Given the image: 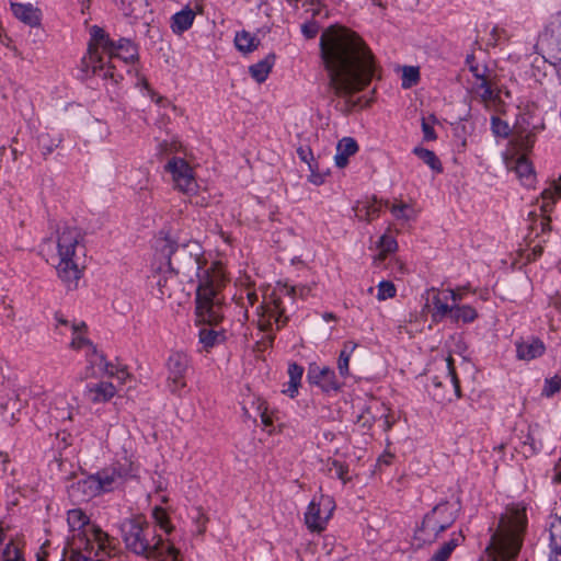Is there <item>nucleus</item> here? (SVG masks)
Segmentation results:
<instances>
[{
    "label": "nucleus",
    "instance_id": "obj_1",
    "mask_svg": "<svg viewBox=\"0 0 561 561\" xmlns=\"http://www.w3.org/2000/svg\"><path fill=\"white\" fill-rule=\"evenodd\" d=\"M320 47L330 85L339 96L363 90L377 72L370 49L348 30L325 31Z\"/></svg>",
    "mask_w": 561,
    "mask_h": 561
},
{
    "label": "nucleus",
    "instance_id": "obj_2",
    "mask_svg": "<svg viewBox=\"0 0 561 561\" xmlns=\"http://www.w3.org/2000/svg\"><path fill=\"white\" fill-rule=\"evenodd\" d=\"M88 53L81 59V70L85 77L99 76L117 84L123 76L115 72L114 59L133 64L138 59L137 46L127 38L113 41L103 28L93 25Z\"/></svg>",
    "mask_w": 561,
    "mask_h": 561
},
{
    "label": "nucleus",
    "instance_id": "obj_3",
    "mask_svg": "<svg viewBox=\"0 0 561 561\" xmlns=\"http://www.w3.org/2000/svg\"><path fill=\"white\" fill-rule=\"evenodd\" d=\"M83 237L77 227L60 225L45 241L47 261L55 267L57 276L68 289H76L83 275L78 251Z\"/></svg>",
    "mask_w": 561,
    "mask_h": 561
},
{
    "label": "nucleus",
    "instance_id": "obj_4",
    "mask_svg": "<svg viewBox=\"0 0 561 561\" xmlns=\"http://www.w3.org/2000/svg\"><path fill=\"white\" fill-rule=\"evenodd\" d=\"M69 526L68 549L72 552L71 561H90L92 557L103 559L114 551V539L103 531L80 508L67 513Z\"/></svg>",
    "mask_w": 561,
    "mask_h": 561
},
{
    "label": "nucleus",
    "instance_id": "obj_5",
    "mask_svg": "<svg viewBox=\"0 0 561 561\" xmlns=\"http://www.w3.org/2000/svg\"><path fill=\"white\" fill-rule=\"evenodd\" d=\"M527 526L526 503L506 505L488 547L490 558L493 561H514L523 546Z\"/></svg>",
    "mask_w": 561,
    "mask_h": 561
},
{
    "label": "nucleus",
    "instance_id": "obj_6",
    "mask_svg": "<svg viewBox=\"0 0 561 561\" xmlns=\"http://www.w3.org/2000/svg\"><path fill=\"white\" fill-rule=\"evenodd\" d=\"M119 529L126 548L135 554L153 557L156 561H179V552L174 546L164 543L146 520L139 517L126 518L121 523Z\"/></svg>",
    "mask_w": 561,
    "mask_h": 561
},
{
    "label": "nucleus",
    "instance_id": "obj_7",
    "mask_svg": "<svg viewBox=\"0 0 561 561\" xmlns=\"http://www.w3.org/2000/svg\"><path fill=\"white\" fill-rule=\"evenodd\" d=\"M197 277L196 314L203 322L217 323L222 318L218 290L226 282L224 266L219 262L206 268L198 266Z\"/></svg>",
    "mask_w": 561,
    "mask_h": 561
},
{
    "label": "nucleus",
    "instance_id": "obj_8",
    "mask_svg": "<svg viewBox=\"0 0 561 561\" xmlns=\"http://www.w3.org/2000/svg\"><path fill=\"white\" fill-rule=\"evenodd\" d=\"M175 250L176 244L171 240L165 238L156 240V255L164 260L152 275L160 299L171 296V285L175 280V273L171 267L170 259Z\"/></svg>",
    "mask_w": 561,
    "mask_h": 561
},
{
    "label": "nucleus",
    "instance_id": "obj_9",
    "mask_svg": "<svg viewBox=\"0 0 561 561\" xmlns=\"http://www.w3.org/2000/svg\"><path fill=\"white\" fill-rule=\"evenodd\" d=\"M335 511V501L328 494L314 495L304 514L307 529L312 534H321L329 525Z\"/></svg>",
    "mask_w": 561,
    "mask_h": 561
},
{
    "label": "nucleus",
    "instance_id": "obj_10",
    "mask_svg": "<svg viewBox=\"0 0 561 561\" xmlns=\"http://www.w3.org/2000/svg\"><path fill=\"white\" fill-rule=\"evenodd\" d=\"M455 519V513L448 504H438L425 515L416 533L417 538L425 543H431L442 531L449 528Z\"/></svg>",
    "mask_w": 561,
    "mask_h": 561
},
{
    "label": "nucleus",
    "instance_id": "obj_11",
    "mask_svg": "<svg viewBox=\"0 0 561 561\" xmlns=\"http://www.w3.org/2000/svg\"><path fill=\"white\" fill-rule=\"evenodd\" d=\"M164 171L171 176L174 190L188 196L197 194L198 183L194 168L184 158H170L164 165Z\"/></svg>",
    "mask_w": 561,
    "mask_h": 561
},
{
    "label": "nucleus",
    "instance_id": "obj_12",
    "mask_svg": "<svg viewBox=\"0 0 561 561\" xmlns=\"http://www.w3.org/2000/svg\"><path fill=\"white\" fill-rule=\"evenodd\" d=\"M128 468H117L112 466L88 477L80 484L85 495L93 497L101 493L114 490L119 484L121 480L128 474Z\"/></svg>",
    "mask_w": 561,
    "mask_h": 561
},
{
    "label": "nucleus",
    "instance_id": "obj_13",
    "mask_svg": "<svg viewBox=\"0 0 561 561\" xmlns=\"http://www.w3.org/2000/svg\"><path fill=\"white\" fill-rule=\"evenodd\" d=\"M191 367L190 356L182 352H172L165 363L167 380L165 385L169 391L173 394L181 396L182 391L186 388V374Z\"/></svg>",
    "mask_w": 561,
    "mask_h": 561
},
{
    "label": "nucleus",
    "instance_id": "obj_14",
    "mask_svg": "<svg viewBox=\"0 0 561 561\" xmlns=\"http://www.w3.org/2000/svg\"><path fill=\"white\" fill-rule=\"evenodd\" d=\"M424 296L426 298L424 308L428 310L433 322L438 323L449 318L453 302H448L450 296L447 289L431 287L425 290Z\"/></svg>",
    "mask_w": 561,
    "mask_h": 561
},
{
    "label": "nucleus",
    "instance_id": "obj_15",
    "mask_svg": "<svg viewBox=\"0 0 561 561\" xmlns=\"http://www.w3.org/2000/svg\"><path fill=\"white\" fill-rule=\"evenodd\" d=\"M307 379L309 383L319 387L323 392L339 391L341 383L335 373L329 366H319L312 363L308 367Z\"/></svg>",
    "mask_w": 561,
    "mask_h": 561
},
{
    "label": "nucleus",
    "instance_id": "obj_16",
    "mask_svg": "<svg viewBox=\"0 0 561 561\" xmlns=\"http://www.w3.org/2000/svg\"><path fill=\"white\" fill-rule=\"evenodd\" d=\"M558 199H561V175L558 180L553 181L549 187L545 188L540 198L536 201V205L541 211V230L547 231L550 229L549 214L552 211L553 206Z\"/></svg>",
    "mask_w": 561,
    "mask_h": 561
},
{
    "label": "nucleus",
    "instance_id": "obj_17",
    "mask_svg": "<svg viewBox=\"0 0 561 561\" xmlns=\"http://www.w3.org/2000/svg\"><path fill=\"white\" fill-rule=\"evenodd\" d=\"M504 163L507 170L514 171L522 185L533 187L536 183V173L531 162L525 157H504Z\"/></svg>",
    "mask_w": 561,
    "mask_h": 561
},
{
    "label": "nucleus",
    "instance_id": "obj_18",
    "mask_svg": "<svg viewBox=\"0 0 561 561\" xmlns=\"http://www.w3.org/2000/svg\"><path fill=\"white\" fill-rule=\"evenodd\" d=\"M57 327H69L71 331V342L70 347L73 350H84L85 352L94 346L90 340L87 337V325L84 322H73L69 323L66 319L60 316H56Z\"/></svg>",
    "mask_w": 561,
    "mask_h": 561
},
{
    "label": "nucleus",
    "instance_id": "obj_19",
    "mask_svg": "<svg viewBox=\"0 0 561 561\" xmlns=\"http://www.w3.org/2000/svg\"><path fill=\"white\" fill-rule=\"evenodd\" d=\"M117 390L112 382L99 381L87 383L83 390V397L91 403H104L110 401Z\"/></svg>",
    "mask_w": 561,
    "mask_h": 561
},
{
    "label": "nucleus",
    "instance_id": "obj_20",
    "mask_svg": "<svg viewBox=\"0 0 561 561\" xmlns=\"http://www.w3.org/2000/svg\"><path fill=\"white\" fill-rule=\"evenodd\" d=\"M11 11L20 22L31 27L41 26L43 13L42 10L34 4L12 2Z\"/></svg>",
    "mask_w": 561,
    "mask_h": 561
},
{
    "label": "nucleus",
    "instance_id": "obj_21",
    "mask_svg": "<svg viewBox=\"0 0 561 561\" xmlns=\"http://www.w3.org/2000/svg\"><path fill=\"white\" fill-rule=\"evenodd\" d=\"M547 561H561V516H554L549 524Z\"/></svg>",
    "mask_w": 561,
    "mask_h": 561
},
{
    "label": "nucleus",
    "instance_id": "obj_22",
    "mask_svg": "<svg viewBox=\"0 0 561 561\" xmlns=\"http://www.w3.org/2000/svg\"><path fill=\"white\" fill-rule=\"evenodd\" d=\"M546 346L537 337H530L516 343V355L522 360H533L543 355Z\"/></svg>",
    "mask_w": 561,
    "mask_h": 561
},
{
    "label": "nucleus",
    "instance_id": "obj_23",
    "mask_svg": "<svg viewBox=\"0 0 561 561\" xmlns=\"http://www.w3.org/2000/svg\"><path fill=\"white\" fill-rule=\"evenodd\" d=\"M85 357L88 362V366L85 368V373L83 378L96 377L101 374H105L111 363L105 360V357L102 353L98 352V350L92 346L85 352Z\"/></svg>",
    "mask_w": 561,
    "mask_h": 561
},
{
    "label": "nucleus",
    "instance_id": "obj_24",
    "mask_svg": "<svg viewBox=\"0 0 561 561\" xmlns=\"http://www.w3.org/2000/svg\"><path fill=\"white\" fill-rule=\"evenodd\" d=\"M389 210L396 220L407 224L416 220L420 209L414 204L405 203L403 201L394 199L389 205Z\"/></svg>",
    "mask_w": 561,
    "mask_h": 561
},
{
    "label": "nucleus",
    "instance_id": "obj_25",
    "mask_svg": "<svg viewBox=\"0 0 561 561\" xmlns=\"http://www.w3.org/2000/svg\"><path fill=\"white\" fill-rule=\"evenodd\" d=\"M479 318V311L472 305H461L453 302L449 320L456 324H470Z\"/></svg>",
    "mask_w": 561,
    "mask_h": 561
},
{
    "label": "nucleus",
    "instance_id": "obj_26",
    "mask_svg": "<svg viewBox=\"0 0 561 561\" xmlns=\"http://www.w3.org/2000/svg\"><path fill=\"white\" fill-rule=\"evenodd\" d=\"M358 151V145L352 137H344L339 140L336 145V152L334 156V162L339 168H345L348 163L350 157L354 156Z\"/></svg>",
    "mask_w": 561,
    "mask_h": 561
},
{
    "label": "nucleus",
    "instance_id": "obj_27",
    "mask_svg": "<svg viewBox=\"0 0 561 561\" xmlns=\"http://www.w3.org/2000/svg\"><path fill=\"white\" fill-rule=\"evenodd\" d=\"M196 12L188 5L174 13L171 18V30L174 34L181 35L190 30L194 23Z\"/></svg>",
    "mask_w": 561,
    "mask_h": 561
},
{
    "label": "nucleus",
    "instance_id": "obj_28",
    "mask_svg": "<svg viewBox=\"0 0 561 561\" xmlns=\"http://www.w3.org/2000/svg\"><path fill=\"white\" fill-rule=\"evenodd\" d=\"M287 374L289 377L288 382L283 388V393L294 399L298 396L301 378L304 375V367L297 363H289Z\"/></svg>",
    "mask_w": 561,
    "mask_h": 561
},
{
    "label": "nucleus",
    "instance_id": "obj_29",
    "mask_svg": "<svg viewBox=\"0 0 561 561\" xmlns=\"http://www.w3.org/2000/svg\"><path fill=\"white\" fill-rule=\"evenodd\" d=\"M382 203L376 198L360 202L354 208L355 215L360 220L371 221L377 218L381 211Z\"/></svg>",
    "mask_w": 561,
    "mask_h": 561
},
{
    "label": "nucleus",
    "instance_id": "obj_30",
    "mask_svg": "<svg viewBox=\"0 0 561 561\" xmlns=\"http://www.w3.org/2000/svg\"><path fill=\"white\" fill-rule=\"evenodd\" d=\"M233 43L240 53L247 55L253 53L259 47L260 41L255 35L242 30L236 33Z\"/></svg>",
    "mask_w": 561,
    "mask_h": 561
},
{
    "label": "nucleus",
    "instance_id": "obj_31",
    "mask_svg": "<svg viewBox=\"0 0 561 561\" xmlns=\"http://www.w3.org/2000/svg\"><path fill=\"white\" fill-rule=\"evenodd\" d=\"M397 249V240L392 236L386 233L382 234L376 244L377 254L374 256V262L376 264H381L386 257L396 252Z\"/></svg>",
    "mask_w": 561,
    "mask_h": 561
},
{
    "label": "nucleus",
    "instance_id": "obj_32",
    "mask_svg": "<svg viewBox=\"0 0 561 561\" xmlns=\"http://www.w3.org/2000/svg\"><path fill=\"white\" fill-rule=\"evenodd\" d=\"M274 66V56H267L266 58L253 64L249 67L251 77L257 82L263 83L272 71Z\"/></svg>",
    "mask_w": 561,
    "mask_h": 561
},
{
    "label": "nucleus",
    "instance_id": "obj_33",
    "mask_svg": "<svg viewBox=\"0 0 561 561\" xmlns=\"http://www.w3.org/2000/svg\"><path fill=\"white\" fill-rule=\"evenodd\" d=\"M356 347L357 344L355 342H346L340 352L337 369L340 375L344 378L350 376V360Z\"/></svg>",
    "mask_w": 561,
    "mask_h": 561
},
{
    "label": "nucleus",
    "instance_id": "obj_34",
    "mask_svg": "<svg viewBox=\"0 0 561 561\" xmlns=\"http://www.w3.org/2000/svg\"><path fill=\"white\" fill-rule=\"evenodd\" d=\"M462 540L463 536L460 533L453 534L451 538L445 542L428 561H446Z\"/></svg>",
    "mask_w": 561,
    "mask_h": 561
},
{
    "label": "nucleus",
    "instance_id": "obj_35",
    "mask_svg": "<svg viewBox=\"0 0 561 561\" xmlns=\"http://www.w3.org/2000/svg\"><path fill=\"white\" fill-rule=\"evenodd\" d=\"M413 153L419 157L426 165H428L432 171L436 173L443 172V165L434 151L423 147H415L413 149Z\"/></svg>",
    "mask_w": 561,
    "mask_h": 561
},
{
    "label": "nucleus",
    "instance_id": "obj_36",
    "mask_svg": "<svg viewBox=\"0 0 561 561\" xmlns=\"http://www.w3.org/2000/svg\"><path fill=\"white\" fill-rule=\"evenodd\" d=\"M199 343L203 348L208 352L214 346L220 344L225 340V335L214 329H202L199 331Z\"/></svg>",
    "mask_w": 561,
    "mask_h": 561
},
{
    "label": "nucleus",
    "instance_id": "obj_37",
    "mask_svg": "<svg viewBox=\"0 0 561 561\" xmlns=\"http://www.w3.org/2000/svg\"><path fill=\"white\" fill-rule=\"evenodd\" d=\"M279 296H288L293 300L296 297H300L302 299L307 298L311 294V287L308 285H298V286H288L282 285L277 288Z\"/></svg>",
    "mask_w": 561,
    "mask_h": 561
},
{
    "label": "nucleus",
    "instance_id": "obj_38",
    "mask_svg": "<svg viewBox=\"0 0 561 561\" xmlns=\"http://www.w3.org/2000/svg\"><path fill=\"white\" fill-rule=\"evenodd\" d=\"M151 517L154 524L167 535H169L173 530V525L164 508L156 506L152 510Z\"/></svg>",
    "mask_w": 561,
    "mask_h": 561
},
{
    "label": "nucleus",
    "instance_id": "obj_39",
    "mask_svg": "<svg viewBox=\"0 0 561 561\" xmlns=\"http://www.w3.org/2000/svg\"><path fill=\"white\" fill-rule=\"evenodd\" d=\"M2 561H25L21 542L10 541L3 550Z\"/></svg>",
    "mask_w": 561,
    "mask_h": 561
},
{
    "label": "nucleus",
    "instance_id": "obj_40",
    "mask_svg": "<svg viewBox=\"0 0 561 561\" xmlns=\"http://www.w3.org/2000/svg\"><path fill=\"white\" fill-rule=\"evenodd\" d=\"M106 376L115 378L121 383H125L130 378V374L127 370V367L119 363H111L110 367L107 368Z\"/></svg>",
    "mask_w": 561,
    "mask_h": 561
},
{
    "label": "nucleus",
    "instance_id": "obj_41",
    "mask_svg": "<svg viewBox=\"0 0 561 561\" xmlns=\"http://www.w3.org/2000/svg\"><path fill=\"white\" fill-rule=\"evenodd\" d=\"M397 294V288L392 282L381 280L377 285V299L379 301L387 300L389 298H393Z\"/></svg>",
    "mask_w": 561,
    "mask_h": 561
},
{
    "label": "nucleus",
    "instance_id": "obj_42",
    "mask_svg": "<svg viewBox=\"0 0 561 561\" xmlns=\"http://www.w3.org/2000/svg\"><path fill=\"white\" fill-rule=\"evenodd\" d=\"M561 390V378L553 376L545 380L541 394L546 398H551Z\"/></svg>",
    "mask_w": 561,
    "mask_h": 561
},
{
    "label": "nucleus",
    "instance_id": "obj_43",
    "mask_svg": "<svg viewBox=\"0 0 561 561\" xmlns=\"http://www.w3.org/2000/svg\"><path fill=\"white\" fill-rule=\"evenodd\" d=\"M420 79V72L416 67H404L402 71V88L409 89L417 83Z\"/></svg>",
    "mask_w": 561,
    "mask_h": 561
},
{
    "label": "nucleus",
    "instance_id": "obj_44",
    "mask_svg": "<svg viewBox=\"0 0 561 561\" xmlns=\"http://www.w3.org/2000/svg\"><path fill=\"white\" fill-rule=\"evenodd\" d=\"M447 293H449L453 302H460L468 293H474V290L470 284H466L457 286L456 288H447Z\"/></svg>",
    "mask_w": 561,
    "mask_h": 561
},
{
    "label": "nucleus",
    "instance_id": "obj_45",
    "mask_svg": "<svg viewBox=\"0 0 561 561\" xmlns=\"http://www.w3.org/2000/svg\"><path fill=\"white\" fill-rule=\"evenodd\" d=\"M39 146L42 147L44 153L48 154L54 151L60 144V139H53L48 134H42L38 137Z\"/></svg>",
    "mask_w": 561,
    "mask_h": 561
},
{
    "label": "nucleus",
    "instance_id": "obj_46",
    "mask_svg": "<svg viewBox=\"0 0 561 561\" xmlns=\"http://www.w3.org/2000/svg\"><path fill=\"white\" fill-rule=\"evenodd\" d=\"M297 154L299 159L308 165V168L314 167L317 163L312 150L308 146H300L297 148Z\"/></svg>",
    "mask_w": 561,
    "mask_h": 561
},
{
    "label": "nucleus",
    "instance_id": "obj_47",
    "mask_svg": "<svg viewBox=\"0 0 561 561\" xmlns=\"http://www.w3.org/2000/svg\"><path fill=\"white\" fill-rule=\"evenodd\" d=\"M535 435L536 428L529 427L527 440L524 444L529 446L531 453H536L542 448V443L537 440Z\"/></svg>",
    "mask_w": 561,
    "mask_h": 561
},
{
    "label": "nucleus",
    "instance_id": "obj_48",
    "mask_svg": "<svg viewBox=\"0 0 561 561\" xmlns=\"http://www.w3.org/2000/svg\"><path fill=\"white\" fill-rule=\"evenodd\" d=\"M466 64L468 65L469 70L471 71V73L473 75L474 78H480L481 75L485 73V68L484 67H480L476 62V58H474L473 55H468L467 56Z\"/></svg>",
    "mask_w": 561,
    "mask_h": 561
},
{
    "label": "nucleus",
    "instance_id": "obj_49",
    "mask_svg": "<svg viewBox=\"0 0 561 561\" xmlns=\"http://www.w3.org/2000/svg\"><path fill=\"white\" fill-rule=\"evenodd\" d=\"M310 171V174L308 176V181L314 185H321L324 183L325 180V173H322L318 170V164L316 163L314 167L308 168Z\"/></svg>",
    "mask_w": 561,
    "mask_h": 561
},
{
    "label": "nucleus",
    "instance_id": "obj_50",
    "mask_svg": "<svg viewBox=\"0 0 561 561\" xmlns=\"http://www.w3.org/2000/svg\"><path fill=\"white\" fill-rule=\"evenodd\" d=\"M492 130L497 136H507L508 135V125L501 121L500 118H492Z\"/></svg>",
    "mask_w": 561,
    "mask_h": 561
},
{
    "label": "nucleus",
    "instance_id": "obj_51",
    "mask_svg": "<svg viewBox=\"0 0 561 561\" xmlns=\"http://www.w3.org/2000/svg\"><path fill=\"white\" fill-rule=\"evenodd\" d=\"M319 32V26L316 22H309L301 25V33L306 38H313Z\"/></svg>",
    "mask_w": 561,
    "mask_h": 561
},
{
    "label": "nucleus",
    "instance_id": "obj_52",
    "mask_svg": "<svg viewBox=\"0 0 561 561\" xmlns=\"http://www.w3.org/2000/svg\"><path fill=\"white\" fill-rule=\"evenodd\" d=\"M272 305H273V306H271V302H267V310H268V312H271L273 316H276V322L278 323V322H279L280 317H282V316H283V313H284V310H283V308H282V306H280V302H279V299H278V298H277V299H274V300L272 301Z\"/></svg>",
    "mask_w": 561,
    "mask_h": 561
},
{
    "label": "nucleus",
    "instance_id": "obj_53",
    "mask_svg": "<svg viewBox=\"0 0 561 561\" xmlns=\"http://www.w3.org/2000/svg\"><path fill=\"white\" fill-rule=\"evenodd\" d=\"M490 84L489 79L486 78L485 73L481 75L480 78H476V82L472 85L473 91L478 94L483 90L485 87Z\"/></svg>",
    "mask_w": 561,
    "mask_h": 561
},
{
    "label": "nucleus",
    "instance_id": "obj_54",
    "mask_svg": "<svg viewBox=\"0 0 561 561\" xmlns=\"http://www.w3.org/2000/svg\"><path fill=\"white\" fill-rule=\"evenodd\" d=\"M422 130L424 135L425 140H434L436 139L435 130L432 126H430L427 123L423 121L422 123Z\"/></svg>",
    "mask_w": 561,
    "mask_h": 561
},
{
    "label": "nucleus",
    "instance_id": "obj_55",
    "mask_svg": "<svg viewBox=\"0 0 561 561\" xmlns=\"http://www.w3.org/2000/svg\"><path fill=\"white\" fill-rule=\"evenodd\" d=\"M196 512H197L196 524H197L198 533L202 534L205 531V524H206L207 518L201 508H196Z\"/></svg>",
    "mask_w": 561,
    "mask_h": 561
},
{
    "label": "nucleus",
    "instance_id": "obj_56",
    "mask_svg": "<svg viewBox=\"0 0 561 561\" xmlns=\"http://www.w3.org/2000/svg\"><path fill=\"white\" fill-rule=\"evenodd\" d=\"M478 95L484 101H491L493 98H494V93H493V90H492V87L491 84H489L488 87H485L483 90H481V92L478 93Z\"/></svg>",
    "mask_w": 561,
    "mask_h": 561
},
{
    "label": "nucleus",
    "instance_id": "obj_57",
    "mask_svg": "<svg viewBox=\"0 0 561 561\" xmlns=\"http://www.w3.org/2000/svg\"><path fill=\"white\" fill-rule=\"evenodd\" d=\"M333 465L335 467V473H336L337 478L345 481L346 474H347V468L336 461Z\"/></svg>",
    "mask_w": 561,
    "mask_h": 561
},
{
    "label": "nucleus",
    "instance_id": "obj_58",
    "mask_svg": "<svg viewBox=\"0 0 561 561\" xmlns=\"http://www.w3.org/2000/svg\"><path fill=\"white\" fill-rule=\"evenodd\" d=\"M446 367H447V370H448V374H449L451 380L454 382H456L457 378H456V374H455V370H454L453 358L451 357H447L446 358Z\"/></svg>",
    "mask_w": 561,
    "mask_h": 561
},
{
    "label": "nucleus",
    "instance_id": "obj_59",
    "mask_svg": "<svg viewBox=\"0 0 561 561\" xmlns=\"http://www.w3.org/2000/svg\"><path fill=\"white\" fill-rule=\"evenodd\" d=\"M261 421L264 426H271L273 424V419L266 409L261 412Z\"/></svg>",
    "mask_w": 561,
    "mask_h": 561
},
{
    "label": "nucleus",
    "instance_id": "obj_60",
    "mask_svg": "<svg viewBox=\"0 0 561 561\" xmlns=\"http://www.w3.org/2000/svg\"><path fill=\"white\" fill-rule=\"evenodd\" d=\"M394 423V420L391 419L388 414L383 415L382 417V426L385 431H389Z\"/></svg>",
    "mask_w": 561,
    "mask_h": 561
},
{
    "label": "nucleus",
    "instance_id": "obj_61",
    "mask_svg": "<svg viewBox=\"0 0 561 561\" xmlns=\"http://www.w3.org/2000/svg\"><path fill=\"white\" fill-rule=\"evenodd\" d=\"M150 95H151V100L157 103V104H163L165 102V100L160 96V95H157L154 92L152 91H149Z\"/></svg>",
    "mask_w": 561,
    "mask_h": 561
},
{
    "label": "nucleus",
    "instance_id": "obj_62",
    "mask_svg": "<svg viewBox=\"0 0 561 561\" xmlns=\"http://www.w3.org/2000/svg\"><path fill=\"white\" fill-rule=\"evenodd\" d=\"M322 319L327 322L329 321H334L335 320V316L331 312H325L322 314Z\"/></svg>",
    "mask_w": 561,
    "mask_h": 561
},
{
    "label": "nucleus",
    "instance_id": "obj_63",
    "mask_svg": "<svg viewBox=\"0 0 561 561\" xmlns=\"http://www.w3.org/2000/svg\"><path fill=\"white\" fill-rule=\"evenodd\" d=\"M8 402H9L8 398L0 396V410H5Z\"/></svg>",
    "mask_w": 561,
    "mask_h": 561
},
{
    "label": "nucleus",
    "instance_id": "obj_64",
    "mask_svg": "<svg viewBox=\"0 0 561 561\" xmlns=\"http://www.w3.org/2000/svg\"><path fill=\"white\" fill-rule=\"evenodd\" d=\"M371 3L376 7L383 8L382 0H370Z\"/></svg>",
    "mask_w": 561,
    "mask_h": 561
}]
</instances>
